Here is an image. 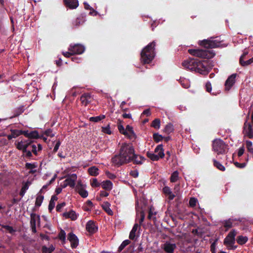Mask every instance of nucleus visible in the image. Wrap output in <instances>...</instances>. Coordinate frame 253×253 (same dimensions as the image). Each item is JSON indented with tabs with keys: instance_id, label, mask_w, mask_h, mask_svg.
<instances>
[{
	"instance_id": "obj_1",
	"label": "nucleus",
	"mask_w": 253,
	"mask_h": 253,
	"mask_svg": "<svg viewBox=\"0 0 253 253\" xmlns=\"http://www.w3.org/2000/svg\"><path fill=\"white\" fill-rule=\"evenodd\" d=\"M134 152L132 143H124L121 146L119 154L112 157L111 162L114 166L117 167L131 162Z\"/></svg>"
},
{
	"instance_id": "obj_2",
	"label": "nucleus",
	"mask_w": 253,
	"mask_h": 253,
	"mask_svg": "<svg viewBox=\"0 0 253 253\" xmlns=\"http://www.w3.org/2000/svg\"><path fill=\"white\" fill-rule=\"evenodd\" d=\"M182 65L185 69L203 75H208L213 66L208 60L201 61L197 58H189L184 61Z\"/></svg>"
},
{
	"instance_id": "obj_3",
	"label": "nucleus",
	"mask_w": 253,
	"mask_h": 253,
	"mask_svg": "<svg viewBox=\"0 0 253 253\" xmlns=\"http://www.w3.org/2000/svg\"><path fill=\"white\" fill-rule=\"evenodd\" d=\"M156 42L155 41L149 43L141 51L140 61L143 64L150 63L155 56V47Z\"/></svg>"
},
{
	"instance_id": "obj_4",
	"label": "nucleus",
	"mask_w": 253,
	"mask_h": 253,
	"mask_svg": "<svg viewBox=\"0 0 253 253\" xmlns=\"http://www.w3.org/2000/svg\"><path fill=\"white\" fill-rule=\"evenodd\" d=\"M123 121L120 119L118 120V128L119 132L127 137L130 140L134 141L136 138V135L135 134L133 127L129 125H127L126 128H125L122 125Z\"/></svg>"
},
{
	"instance_id": "obj_5",
	"label": "nucleus",
	"mask_w": 253,
	"mask_h": 253,
	"mask_svg": "<svg viewBox=\"0 0 253 253\" xmlns=\"http://www.w3.org/2000/svg\"><path fill=\"white\" fill-rule=\"evenodd\" d=\"M188 52L195 56L205 58L211 59L215 56V53L213 50L190 49Z\"/></svg>"
},
{
	"instance_id": "obj_6",
	"label": "nucleus",
	"mask_w": 253,
	"mask_h": 253,
	"mask_svg": "<svg viewBox=\"0 0 253 253\" xmlns=\"http://www.w3.org/2000/svg\"><path fill=\"white\" fill-rule=\"evenodd\" d=\"M200 44L206 48L223 47L227 46V44L223 43L222 41H220L218 39L204 40L201 42Z\"/></svg>"
},
{
	"instance_id": "obj_7",
	"label": "nucleus",
	"mask_w": 253,
	"mask_h": 253,
	"mask_svg": "<svg viewBox=\"0 0 253 253\" xmlns=\"http://www.w3.org/2000/svg\"><path fill=\"white\" fill-rule=\"evenodd\" d=\"M212 150L218 155L226 153L228 145L221 139H216L212 141Z\"/></svg>"
},
{
	"instance_id": "obj_8",
	"label": "nucleus",
	"mask_w": 253,
	"mask_h": 253,
	"mask_svg": "<svg viewBox=\"0 0 253 253\" xmlns=\"http://www.w3.org/2000/svg\"><path fill=\"white\" fill-rule=\"evenodd\" d=\"M164 151L163 145L160 144L158 145L155 149V152L158 153V155L148 152L147 153V156L152 161H158L160 158H163L164 157L165 154Z\"/></svg>"
},
{
	"instance_id": "obj_9",
	"label": "nucleus",
	"mask_w": 253,
	"mask_h": 253,
	"mask_svg": "<svg viewBox=\"0 0 253 253\" xmlns=\"http://www.w3.org/2000/svg\"><path fill=\"white\" fill-rule=\"evenodd\" d=\"M68 50L72 52L74 54H81L84 51V47L80 44H76L74 45H70Z\"/></svg>"
},
{
	"instance_id": "obj_10",
	"label": "nucleus",
	"mask_w": 253,
	"mask_h": 253,
	"mask_svg": "<svg viewBox=\"0 0 253 253\" xmlns=\"http://www.w3.org/2000/svg\"><path fill=\"white\" fill-rule=\"evenodd\" d=\"M236 231L235 229H232L226 237L224 240L223 243L225 244H234L235 243V236Z\"/></svg>"
},
{
	"instance_id": "obj_11",
	"label": "nucleus",
	"mask_w": 253,
	"mask_h": 253,
	"mask_svg": "<svg viewBox=\"0 0 253 253\" xmlns=\"http://www.w3.org/2000/svg\"><path fill=\"white\" fill-rule=\"evenodd\" d=\"M67 239L70 242L71 247L72 249H75L78 246L79 239L77 236L73 232H70L68 234Z\"/></svg>"
},
{
	"instance_id": "obj_12",
	"label": "nucleus",
	"mask_w": 253,
	"mask_h": 253,
	"mask_svg": "<svg viewBox=\"0 0 253 253\" xmlns=\"http://www.w3.org/2000/svg\"><path fill=\"white\" fill-rule=\"evenodd\" d=\"M176 248V246L175 244L170 243L168 241H167L162 246V248L167 253H173Z\"/></svg>"
},
{
	"instance_id": "obj_13",
	"label": "nucleus",
	"mask_w": 253,
	"mask_h": 253,
	"mask_svg": "<svg viewBox=\"0 0 253 253\" xmlns=\"http://www.w3.org/2000/svg\"><path fill=\"white\" fill-rule=\"evenodd\" d=\"M237 74H233L230 75L225 83V90H229L235 83Z\"/></svg>"
},
{
	"instance_id": "obj_14",
	"label": "nucleus",
	"mask_w": 253,
	"mask_h": 253,
	"mask_svg": "<svg viewBox=\"0 0 253 253\" xmlns=\"http://www.w3.org/2000/svg\"><path fill=\"white\" fill-rule=\"evenodd\" d=\"M243 131L249 137V138H253V129L252 128L251 124L247 123V121H246L244 124Z\"/></svg>"
},
{
	"instance_id": "obj_15",
	"label": "nucleus",
	"mask_w": 253,
	"mask_h": 253,
	"mask_svg": "<svg viewBox=\"0 0 253 253\" xmlns=\"http://www.w3.org/2000/svg\"><path fill=\"white\" fill-rule=\"evenodd\" d=\"M86 229L90 234H94L98 230V227L92 220L88 221L86 224Z\"/></svg>"
},
{
	"instance_id": "obj_16",
	"label": "nucleus",
	"mask_w": 253,
	"mask_h": 253,
	"mask_svg": "<svg viewBox=\"0 0 253 253\" xmlns=\"http://www.w3.org/2000/svg\"><path fill=\"white\" fill-rule=\"evenodd\" d=\"M80 100L83 105L84 106L87 105L91 102L92 98L89 93H84L82 95Z\"/></svg>"
},
{
	"instance_id": "obj_17",
	"label": "nucleus",
	"mask_w": 253,
	"mask_h": 253,
	"mask_svg": "<svg viewBox=\"0 0 253 253\" xmlns=\"http://www.w3.org/2000/svg\"><path fill=\"white\" fill-rule=\"evenodd\" d=\"M77 176L76 174H72L65 180V182L67 183L70 187L74 188L75 186V181L77 180Z\"/></svg>"
},
{
	"instance_id": "obj_18",
	"label": "nucleus",
	"mask_w": 253,
	"mask_h": 253,
	"mask_svg": "<svg viewBox=\"0 0 253 253\" xmlns=\"http://www.w3.org/2000/svg\"><path fill=\"white\" fill-rule=\"evenodd\" d=\"M65 5L70 9H75L79 5L78 0H64Z\"/></svg>"
},
{
	"instance_id": "obj_19",
	"label": "nucleus",
	"mask_w": 253,
	"mask_h": 253,
	"mask_svg": "<svg viewBox=\"0 0 253 253\" xmlns=\"http://www.w3.org/2000/svg\"><path fill=\"white\" fill-rule=\"evenodd\" d=\"M62 215L66 218H70L72 220H76L78 217L76 212L73 210H71L68 212H64Z\"/></svg>"
},
{
	"instance_id": "obj_20",
	"label": "nucleus",
	"mask_w": 253,
	"mask_h": 253,
	"mask_svg": "<svg viewBox=\"0 0 253 253\" xmlns=\"http://www.w3.org/2000/svg\"><path fill=\"white\" fill-rule=\"evenodd\" d=\"M163 192L166 196H169V200H172L175 197V195L172 193L170 188L168 186H165L163 188Z\"/></svg>"
},
{
	"instance_id": "obj_21",
	"label": "nucleus",
	"mask_w": 253,
	"mask_h": 253,
	"mask_svg": "<svg viewBox=\"0 0 253 253\" xmlns=\"http://www.w3.org/2000/svg\"><path fill=\"white\" fill-rule=\"evenodd\" d=\"M132 162L133 164L136 165H141L142 164L143 161L145 160L144 158L140 155L134 153V156L132 157Z\"/></svg>"
},
{
	"instance_id": "obj_22",
	"label": "nucleus",
	"mask_w": 253,
	"mask_h": 253,
	"mask_svg": "<svg viewBox=\"0 0 253 253\" xmlns=\"http://www.w3.org/2000/svg\"><path fill=\"white\" fill-rule=\"evenodd\" d=\"M102 187L106 191H110L112 189L113 183L109 180L103 181L101 184Z\"/></svg>"
},
{
	"instance_id": "obj_23",
	"label": "nucleus",
	"mask_w": 253,
	"mask_h": 253,
	"mask_svg": "<svg viewBox=\"0 0 253 253\" xmlns=\"http://www.w3.org/2000/svg\"><path fill=\"white\" fill-rule=\"evenodd\" d=\"M110 204L108 202H104L102 205L103 209L110 215L113 214V211L110 208Z\"/></svg>"
},
{
	"instance_id": "obj_24",
	"label": "nucleus",
	"mask_w": 253,
	"mask_h": 253,
	"mask_svg": "<svg viewBox=\"0 0 253 253\" xmlns=\"http://www.w3.org/2000/svg\"><path fill=\"white\" fill-rule=\"evenodd\" d=\"M140 228V226L137 223H135L132 227V229H131L129 235V238L130 240H133L135 238V233L138 229V228Z\"/></svg>"
},
{
	"instance_id": "obj_25",
	"label": "nucleus",
	"mask_w": 253,
	"mask_h": 253,
	"mask_svg": "<svg viewBox=\"0 0 253 253\" xmlns=\"http://www.w3.org/2000/svg\"><path fill=\"white\" fill-rule=\"evenodd\" d=\"M99 169L95 166H92L88 169V173L94 176H96L99 174Z\"/></svg>"
},
{
	"instance_id": "obj_26",
	"label": "nucleus",
	"mask_w": 253,
	"mask_h": 253,
	"mask_svg": "<svg viewBox=\"0 0 253 253\" xmlns=\"http://www.w3.org/2000/svg\"><path fill=\"white\" fill-rule=\"evenodd\" d=\"M85 21V18L83 16H80L73 22V24L75 26H79L82 25Z\"/></svg>"
},
{
	"instance_id": "obj_27",
	"label": "nucleus",
	"mask_w": 253,
	"mask_h": 253,
	"mask_svg": "<svg viewBox=\"0 0 253 253\" xmlns=\"http://www.w3.org/2000/svg\"><path fill=\"white\" fill-rule=\"evenodd\" d=\"M239 62L241 66L243 67L247 66L253 63V57L252 58L248 59L246 61H244V60H243V57H240Z\"/></svg>"
},
{
	"instance_id": "obj_28",
	"label": "nucleus",
	"mask_w": 253,
	"mask_h": 253,
	"mask_svg": "<svg viewBox=\"0 0 253 253\" xmlns=\"http://www.w3.org/2000/svg\"><path fill=\"white\" fill-rule=\"evenodd\" d=\"M37 167V165L35 163H26L25 164V168L28 169H30L29 173H34L36 172V170H33V169L36 168Z\"/></svg>"
},
{
	"instance_id": "obj_29",
	"label": "nucleus",
	"mask_w": 253,
	"mask_h": 253,
	"mask_svg": "<svg viewBox=\"0 0 253 253\" xmlns=\"http://www.w3.org/2000/svg\"><path fill=\"white\" fill-rule=\"evenodd\" d=\"M174 130V127L172 124L169 123L167 124L165 128L164 129V132L169 134Z\"/></svg>"
},
{
	"instance_id": "obj_30",
	"label": "nucleus",
	"mask_w": 253,
	"mask_h": 253,
	"mask_svg": "<svg viewBox=\"0 0 253 253\" xmlns=\"http://www.w3.org/2000/svg\"><path fill=\"white\" fill-rule=\"evenodd\" d=\"M105 118V115H101L98 116L91 117L89 118V120L91 122H98Z\"/></svg>"
},
{
	"instance_id": "obj_31",
	"label": "nucleus",
	"mask_w": 253,
	"mask_h": 253,
	"mask_svg": "<svg viewBox=\"0 0 253 253\" xmlns=\"http://www.w3.org/2000/svg\"><path fill=\"white\" fill-rule=\"evenodd\" d=\"M248 238L246 236H239L237 238V242L241 245L245 244L248 241Z\"/></svg>"
},
{
	"instance_id": "obj_32",
	"label": "nucleus",
	"mask_w": 253,
	"mask_h": 253,
	"mask_svg": "<svg viewBox=\"0 0 253 253\" xmlns=\"http://www.w3.org/2000/svg\"><path fill=\"white\" fill-rule=\"evenodd\" d=\"M55 250V248L51 245L49 248L43 246L42 248V253H51Z\"/></svg>"
},
{
	"instance_id": "obj_33",
	"label": "nucleus",
	"mask_w": 253,
	"mask_h": 253,
	"mask_svg": "<svg viewBox=\"0 0 253 253\" xmlns=\"http://www.w3.org/2000/svg\"><path fill=\"white\" fill-rule=\"evenodd\" d=\"M29 182L28 181H27L26 183H25L22 186L21 189L19 193V195L21 197H23L24 195H25L26 190H28L29 188Z\"/></svg>"
},
{
	"instance_id": "obj_34",
	"label": "nucleus",
	"mask_w": 253,
	"mask_h": 253,
	"mask_svg": "<svg viewBox=\"0 0 253 253\" xmlns=\"http://www.w3.org/2000/svg\"><path fill=\"white\" fill-rule=\"evenodd\" d=\"M213 166L217 169H218L219 170L222 171L225 170V168L220 163H219V162L217 161L214 159L213 160Z\"/></svg>"
},
{
	"instance_id": "obj_35",
	"label": "nucleus",
	"mask_w": 253,
	"mask_h": 253,
	"mask_svg": "<svg viewBox=\"0 0 253 253\" xmlns=\"http://www.w3.org/2000/svg\"><path fill=\"white\" fill-rule=\"evenodd\" d=\"M39 137L40 135L37 130H34L29 132L28 137V138L30 139H37L39 138Z\"/></svg>"
},
{
	"instance_id": "obj_36",
	"label": "nucleus",
	"mask_w": 253,
	"mask_h": 253,
	"mask_svg": "<svg viewBox=\"0 0 253 253\" xmlns=\"http://www.w3.org/2000/svg\"><path fill=\"white\" fill-rule=\"evenodd\" d=\"M161 121L159 119H154L151 125V126L156 129H159L160 127Z\"/></svg>"
},
{
	"instance_id": "obj_37",
	"label": "nucleus",
	"mask_w": 253,
	"mask_h": 253,
	"mask_svg": "<svg viewBox=\"0 0 253 253\" xmlns=\"http://www.w3.org/2000/svg\"><path fill=\"white\" fill-rule=\"evenodd\" d=\"M43 196L42 195H38L36 200L35 206L37 207H40L43 201Z\"/></svg>"
},
{
	"instance_id": "obj_38",
	"label": "nucleus",
	"mask_w": 253,
	"mask_h": 253,
	"mask_svg": "<svg viewBox=\"0 0 253 253\" xmlns=\"http://www.w3.org/2000/svg\"><path fill=\"white\" fill-rule=\"evenodd\" d=\"M153 138L155 142L158 143L163 139L164 137L158 133H154L153 135Z\"/></svg>"
},
{
	"instance_id": "obj_39",
	"label": "nucleus",
	"mask_w": 253,
	"mask_h": 253,
	"mask_svg": "<svg viewBox=\"0 0 253 253\" xmlns=\"http://www.w3.org/2000/svg\"><path fill=\"white\" fill-rule=\"evenodd\" d=\"M233 220L229 218L228 220L224 221V227L227 229H228L232 227Z\"/></svg>"
},
{
	"instance_id": "obj_40",
	"label": "nucleus",
	"mask_w": 253,
	"mask_h": 253,
	"mask_svg": "<svg viewBox=\"0 0 253 253\" xmlns=\"http://www.w3.org/2000/svg\"><path fill=\"white\" fill-rule=\"evenodd\" d=\"M58 238L63 243H65L66 241V233L65 232L61 229L58 235Z\"/></svg>"
},
{
	"instance_id": "obj_41",
	"label": "nucleus",
	"mask_w": 253,
	"mask_h": 253,
	"mask_svg": "<svg viewBox=\"0 0 253 253\" xmlns=\"http://www.w3.org/2000/svg\"><path fill=\"white\" fill-rule=\"evenodd\" d=\"M130 243V242L129 240L124 241L118 248V252H121Z\"/></svg>"
},
{
	"instance_id": "obj_42",
	"label": "nucleus",
	"mask_w": 253,
	"mask_h": 253,
	"mask_svg": "<svg viewBox=\"0 0 253 253\" xmlns=\"http://www.w3.org/2000/svg\"><path fill=\"white\" fill-rule=\"evenodd\" d=\"M246 144L248 152L251 154H253V147L252 142L250 140H247Z\"/></svg>"
},
{
	"instance_id": "obj_43",
	"label": "nucleus",
	"mask_w": 253,
	"mask_h": 253,
	"mask_svg": "<svg viewBox=\"0 0 253 253\" xmlns=\"http://www.w3.org/2000/svg\"><path fill=\"white\" fill-rule=\"evenodd\" d=\"M31 216V220L30 224L31 225H36V220L37 218H39V216H37V214L35 213H32L30 215Z\"/></svg>"
},
{
	"instance_id": "obj_44",
	"label": "nucleus",
	"mask_w": 253,
	"mask_h": 253,
	"mask_svg": "<svg viewBox=\"0 0 253 253\" xmlns=\"http://www.w3.org/2000/svg\"><path fill=\"white\" fill-rule=\"evenodd\" d=\"M178 172L177 171L173 172L171 175L170 180L171 182H175L178 179Z\"/></svg>"
},
{
	"instance_id": "obj_45",
	"label": "nucleus",
	"mask_w": 253,
	"mask_h": 253,
	"mask_svg": "<svg viewBox=\"0 0 253 253\" xmlns=\"http://www.w3.org/2000/svg\"><path fill=\"white\" fill-rule=\"evenodd\" d=\"M78 193L82 197L84 198H86L88 196L87 191L83 188H81L79 190Z\"/></svg>"
},
{
	"instance_id": "obj_46",
	"label": "nucleus",
	"mask_w": 253,
	"mask_h": 253,
	"mask_svg": "<svg viewBox=\"0 0 253 253\" xmlns=\"http://www.w3.org/2000/svg\"><path fill=\"white\" fill-rule=\"evenodd\" d=\"M33 143V141L31 140H26L24 141V147H23V148H24L25 152L26 151V150H27V148H30L31 146Z\"/></svg>"
},
{
	"instance_id": "obj_47",
	"label": "nucleus",
	"mask_w": 253,
	"mask_h": 253,
	"mask_svg": "<svg viewBox=\"0 0 253 253\" xmlns=\"http://www.w3.org/2000/svg\"><path fill=\"white\" fill-rule=\"evenodd\" d=\"M102 131L108 134H111L112 133V131L110 129V125L108 124L107 126L102 127Z\"/></svg>"
},
{
	"instance_id": "obj_48",
	"label": "nucleus",
	"mask_w": 253,
	"mask_h": 253,
	"mask_svg": "<svg viewBox=\"0 0 253 253\" xmlns=\"http://www.w3.org/2000/svg\"><path fill=\"white\" fill-rule=\"evenodd\" d=\"M90 184L93 187H98L100 185L96 178H93L90 182Z\"/></svg>"
},
{
	"instance_id": "obj_49",
	"label": "nucleus",
	"mask_w": 253,
	"mask_h": 253,
	"mask_svg": "<svg viewBox=\"0 0 253 253\" xmlns=\"http://www.w3.org/2000/svg\"><path fill=\"white\" fill-rule=\"evenodd\" d=\"M217 239H216L211 245V251L212 253H215L216 251V246L217 244Z\"/></svg>"
},
{
	"instance_id": "obj_50",
	"label": "nucleus",
	"mask_w": 253,
	"mask_h": 253,
	"mask_svg": "<svg viewBox=\"0 0 253 253\" xmlns=\"http://www.w3.org/2000/svg\"><path fill=\"white\" fill-rule=\"evenodd\" d=\"M2 228L6 229L9 233L13 234L15 232V230L12 226L9 225H2Z\"/></svg>"
},
{
	"instance_id": "obj_51",
	"label": "nucleus",
	"mask_w": 253,
	"mask_h": 253,
	"mask_svg": "<svg viewBox=\"0 0 253 253\" xmlns=\"http://www.w3.org/2000/svg\"><path fill=\"white\" fill-rule=\"evenodd\" d=\"M11 133L13 135V137L14 138H16L21 135L20 133V130L18 129H11L10 130Z\"/></svg>"
},
{
	"instance_id": "obj_52",
	"label": "nucleus",
	"mask_w": 253,
	"mask_h": 253,
	"mask_svg": "<svg viewBox=\"0 0 253 253\" xmlns=\"http://www.w3.org/2000/svg\"><path fill=\"white\" fill-rule=\"evenodd\" d=\"M84 8L85 9L92 10L93 12L95 13L94 15H97V12L92 7H91L86 2H84Z\"/></svg>"
},
{
	"instance_id": "obj_53",
	"label": "nucleus",
	"mask_w": 253,
	"mask_h": 253,
	"mask_svg": "<svg viewBox=\"0 0 253 253\" xmlns=\"http://www.w3.org/2000/svg\"><path fill=\"white\" fill-rule=\"evenodd\" d=\"M197 200L195 198H191L189 200V204L190 207H194L197 203Z\"/></svg>"
},
{
	"instance_id": "obj_54",
	"label": "nucleus",
	"mask_w": 253,
	"mask_h": 253,
	"mask_svg": "<svg viewBox=\"0 0 253 253\" xmlns=\"http://www.w3.org/2000/svg\"><path fill=\"white\" fill-rule=\"evenodd\" d=\"M140 218L139 220V226H140V225H141L142 223L143 222V221L145 219V213L143 211H140Z\"/></svg>"
},
{
	"instance_id": "obj_55",
	"label": "nucleus",
	"mask_w": 253,
	"mask_h": 253,
	"mask_svg": "<svg viewBox=\"0 0 253 253\" xmlns=\"http://www.w3.org/2000/svg\"><path fill=\"white\" fill-rule=\"evenodd\" d=\"M44 134L47 136H49L50 137H52L54 136V134L52 133V130L51 129H47L46 130Z\"/></svg>"
},
{
	"instance_id": "obj_56",
	"label": "nucleus",
	"mask_w": 253,
	"mask_h": 253,
	"mask_svg": "<svg viewBox=\"0 0 253 253\" xmlns=\"http://www.w3.org/2000/svg\"><path fill=\"white\" fill-rule=\"evenodd\" d=\"M23 147H24V141H21L18 142L16 146L18 150H22L23 152H25L24 148H23Z\"/></svg>"
},
{
	"instance_id": "obj_57",
	"label": "nucleus",
	"mask_w": 253,
	"mask_h": 253,
	"mask_svg": "<svg viewBox=\"0 0 253 253\" xmlns=\"http://www.w3.org/2000/svg\"><path fill=\"white\" fill-rule=\"evenodd\" d=\"M24 110L22 108H18L16 111L15 113L13 116V117H18L19 115L21 114L23 112Z\"/></svg>"
},
{
	"instance_id": "obj_58",
	"label": "nucleus",
	"mask_w": 253,
	"mask_h": 253,
	"mask_svg": "<svg viewBox=\"0 0 253 253\" xmlns=\"http://www.w3.org/2000/svg\"><path fill=\"white\" fill-rule=\"evenodd\" d=\"M66 205V203L65 202H62L60 204H58L56 208V210L58 212L61 211V210L62 208H63Z\"/></svg>"
},
{
	"instance_id": "obj_59",
	"label": "nucleus",
	"mask_w": 253,
	"mask_h": 253,
	"mask_svg": "<svg viewBox=\"0 0 253 253\" xmlns=\"http://www.w3.org/2000/svg\"><path fill=\"white\" fill-rule=\"evenodd\" d=\"M234 165L237 168L242 169L246 167V163H240L237 162H236L234 163Z\"/></svg>"
},
{
	"instance_id": "obj_60",
	"label": "nucleus",
	"mask_w": 253,
	"mask_h": 253,
	"mask_svg": "<svg viewBox=\"0 0 253 253\" xmlns=\"http://www.w3.org/2000/svg\"><path fill=\"white\" fill-rule=\"evenodd\" d=\"M138 174L139 173L137 170H131L129 173L130 175L132 176L134 178L137 177L138 176Z\"/></svg>"
},
{
	"instance_id": "obj_61",
	"label": "nucleus",
	"mask_w": 253,
	"mask_h": 253,
	"mask_svg": "<svg viewBox=\"0 0 253 253\" xmlns=\"http://www.w3.org/2000/svg\"><path fill=\"white\" fill-rule=\"evenodd\" d=\"M30 149H31V151L35 155H37V154H38V153H37L38 150H37V146H36V145L35 144H34L32 143Z\"/></svg>"
},
{
	"instance_id": "obj_62",
	"label": "nucleus",
	"mask_w": 253,
	"mask_h": 253,
	"mask_svg": "<svg viewBox=\"0 0 253 253\" xmlns=\"http://www.w3.org/2000/svg\"><path fill=\"white\" fill-rule=\"evenodd\" d=\"M55 202H53L52 201H49V205H48V210L50 212H51L54 209L55 207Z\"/></svg>"
},
{
	"instance_id": "obj_63",
	"label": "nucleus",
	"mask_w": 253,
	"mask_h": 253,
	"mask_svg": "<svg viewBox=\"0 0 253 253\" xmlns=\"http://www.w3.org/2000/svg\"><path fill=\"white\" fill-rule=\"evenodd\" d=\"M206 91L208 92H210L211 91V84L209 82H207L206 84Z\"/></svg>"
},
{
	"instance_id": "obj_64",
	"label": "nucleus",
	"mask_w": 253,
	"mask_h": 253,
	"mask_svg": "<svg viewBox=\"0 0 253 253\" xmlns=\"http://www.w3.org/2000/svg\"><path fill=\"white\" fill-rule=\"evenodd\" d=\"M60 144H61V143H60V141L59 140H58V141H57L56 142V144H55V146H54V147L53 148V150L54 153H55V152H56L57 151V150L59 149V147Z\"/></svg>"
}]
</instances>
